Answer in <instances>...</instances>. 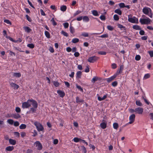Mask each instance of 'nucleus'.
<instances>
[{"instance_id":"nucleus-32","label":"nucleus","mask_w":153,"mask_h":153,"mask_svg":"<svg viewBox=\"0 0 153 153\" xmlns=\"http://www.w3.org/2000/svg\"><path fill=\"white\" fill-rule=\"evenodd\" d=\"M118 124L117 123H114L113 124V127L115 129H117L118 127Z\"/></svg>"},{"instance_id":"nucleus-8","label":"nucleus","mask_w":153,"mask_h":153,"mask_svg":"<svg viewBox=\"0 0 153 153\" xmlns=\"http://www.w3.org/2000/svg\"><path fill=\"white\" fill-rule=\"evenodd\" d=\"M151 22V20H140V22L142 25L149 24Z\"/></svg>"},{"instance_id":"nucleus-11","label":"nucleus","mask_w":153,"mask_h":153,"mask_svg":"<svg viewBox=\"0 0 153 153\" xmlns=\"http://www.w3.org/2000/svg\"><path fill=\"white\" fill-rule=\"evenodd\" d=\"M57 93L61 97H63L65 95V93L60 90H58Z\"/></svg>"},{"instance_id":"nucleus-21","label":"nucleus","mask_w":153,"mask_h":153,"mask_svg":"<svg viewBox=\"0 0 153 153\" xmlns=\"http://www.w3.org/2000/svg\"><path fill=\"white\" fill-rule=\"evenodd\" d=\"M150 77V74H149L148 73L145 74L143 78V79H147L149 78Z\"/></svg>"},{"instance_id":"nucleus-33","label":"nucleus","mask_w":153,"mask_h":153,"mask_svg":"<svg viewBox=\"0 0 153 153\" xmlns=\"http://www.w3.org/2000/svg\"><path fill=\"white\" fill-rule=\"evenodd\" d=\"M129 22L133 23H137L138 20H128Z\"/></svg>"},{"instance_id":"nucleus-22","label":"nucleus","mask_w":153,"mask_h":153,"mask_svg":"<svg viewBox=\"0 0 153 153\" xmlns=\"http://www.w3.org/2000/svg\"><path fill=\"white\" fill-rule=\"evenodd\" d=\"M100 126L102 128L105 129L106 128V123L103 122L100 124Z\"/></svg>"},{"instance_id":"nucleus-28","label":"nucleus","mask_w":153,"mask_h":153,"mask_svg":"<svg viewBox=\"0 0 153 153\" xmlns=\"http://www.w3.org/2000/svg\"><path fill=\"white\" fill-rule=\"evenodd\" d=\"M76 101L77 103H80L82 102L83 100L81 99H80L79 97H77L76 98Z\"/></svg>"},{"instance_id":"nucleus-56","label":"nucleus","mask_w":153,"mask_h":153,"mask_svg":"<svg viewBox=\"0 0 153 153\" xmlns=\"http://www.w3.org/2000/svg\"><path fill=\"white\" fill-rule=\"evenodd\" d=\"M76 87L79 90H80V91L82 92V91H83L82 88H81V87L80 86H79L77 85H76Z\"/></svg>"},{"instance_id":"nucleus-63","label":"nucleus","mask_w":153,"mask_h":153,"mask_svg":"<svg viewBox=\"0 0 153 153\" xmlns=\"http://www.w3.org/2000/svg\"><path fill=\"white\" fill-rule=\"evenodd\" d=\"M108 4L110 5H113L115 4V3L113 1L111 0L109 1Z\"/></svg>"},{"instance_id":"nucleus-58","label":"nucleus","mask_w":153,"mask_h":153,"mask_svg":"<svg viewBox=\"0 0 153 153\" xmlns=\"http://www.w3.org/2000/svg\"><path fill=\"white\" fill-rule=\"evenodd\" d=\"M13 125L15 126L16 127V126H19V123L18 121H16V122H14V123L13 122Z\"/></svg>"},{"instance_id":"nucleus-27","label":"nucleus","mask_w":153,"mask_h":153,"mask_svg":"<svg viewBox=\"0 0 153 153\" xmlns=\"http://www.w3.org/2000/svg\"><path fill=\"white\" fill-rule=\"evenodd\" d=\"M136 103L137 105L141 106L143 105L141 103L140 100H137L136 101Z\"/></svg>"},{"instance_id":"nucleus-43","label":"nucleus","mask_w":153,"mask_h":153,"mask_svg":"<svg viewBox=\"0 0 153 153\" xmlns=\"http://www.w3.org/2000/svg\"><path fill=\"white\" fill-rule=\"evenodd\" d=\"M107 28L108 30L111 31L113 30L114 29V28L113 27L110 25H108L107 26Z\"/></svg>"},{"instance_id":"nucleus-3","label":"nucleus","mask_w":153,"mask_h":153,"mask_svg":"<svg viewBox=\"0 0 153 153\" xmlns=\"http://www.w3.org/2000/svg\"><path fill=\"white\" fill-rule=\"evenodd\" d=\"M34 124L36 126L37 130L39 131H42L44 130V128L39 123L36 122L34 123Z\"/></svg>"},{"instance_id":"nucleus-6","label":"nucleus","mask_w":153,"mask_h":153,"mask_svg":"<svg viewBox=\"0 0 153 153\" xmlns=\"http://www.w3.org/2000/svg\"><path fill=\"white\" fill-rule=\"evenodd\" d=\"M143 109L141 107H138L135 108V113L140 114H142L143 112Z\"/></svg>"},{"instance_id":"nucleus-13","label":"nucleus","mask_w":153,"mask_h":153,"mask_svg":"<svg viewBox=\"0 0 153 153\" xmlns=\"http://www.w3.org/2000/svg\"><path fill=\"white\" fill-rule=\"evenodd\" d=\"M76 77L77 79H80L81 78L82 75V72L80 71H78L76 73Z\"/></svg>"},{"instance_id":"nucleus-44","label":"nucleus","mask_w":153,"mask_h":153,"mask_svg":"<svg viewBox=\"0 0 153 153\" xmlns=\"http://www.w3.org/2000/svg\"><path fill=\"white\" fill-rule=\"evenodd\" d=\"M98 53L99 54L102 55H105L106 54V52L104 51H99L98 52Z\"/></svg>"},{"instance_id":"nucleus-54","label":"nucleus","mask_w":153,"mask_h":153,"mask_svg":"<svg viewBox=\"0 0 153 153\" xmlns=\"http://www.w3.org/2000/svg\"><path fill=\"white\" fill-rule=\"evenodd\" d=\"M119 6L121 8H124L125 7V5L124 3H122L119 4Z\"/></svg>"},{"instance_id":"nucleus-60","label":"nucleus","mask_w":153,"mask_h":153,"mask_svg":"<svg viewBox=\"0 0 153 153\" xmlns=\"http://www.w3.org/2000/svg\"><path fill=\"white\" fill-rule=\"evenodd\" d=\"M82 148L83 152L84 153H86L87 152V150L85 148L84 146H82Z\"/></svg>"},{"instance_id":"nucleus-26","label":"nucleus","mask_w":153,"mask_h":153,"mask_svg":"<svg viewBox=\"0 0 153 153\" xmlns=\"http://www.w3.org/2000/svg\"><path fill=\"white\" fill-rule=\"evenodd\" d=\"M114 12L119 15H121L122 14V12L119 9L115 10L114 11Z\"/></svg>"},{"instance_id":"nucleus-4","label":"nucleus","mask_w":153,"mask_h":153,"mask_svg":"<svg viewBox=\"0 0 153 153\" xmlns=\"http://www.w3.org/2000/svg\"><path fill=\"white\" fill-rule=\"evenodd\" d=\"M99 59V58L96 56H94L89 57L88 58L87 60L90 63H94L97 61Z\"/></svg>"},{"instance_id":"nucleus-36","label":"nucleus","mask_w":153,"mask_h":153,"mask_svg":"<svg viewBox=\"0 0 153 153\" xmlns=\"http://www.w3.org/2000/svg\"><path fill=\"white\" fill-rule=\"evenodd\" d=\"M81 35L85 37H87L88 36V33L86 32H83L82 33Z\"/></svg>"},{"instance_id":"nucleus-53","label":"nucleus","mask_w":153,"mask_h":153,"mask_svg":"<svg viewBox=\"0 0 153 153\" xmlns=\"http://www.w3.org/2000/svg\"><path fill=\"white\" fill-rule=\"evenodd\" d=\"M117 67V65L115 63H113L111 65V67L113 69H114L116 68Z\"/></svg>"},{"instance_id":"nucleus-15","label":"nucleus","mask_w":153,"mask_h":153,"mask_svg":"<svg viewBox=\"0 0 153 153\" xmlns=\"http://www.w3.org/2000/svg\"><path fill=\"white\" fill-rule=\"evenodd\" d=\"M14 149V147L13 146H9L7 147L6 148V150L8 151H11Z\"/></svg>"},{"instance_id":"nucleus-9","label":"nucleus","mask_w":153,"mask_h":153,"mask_svg":"<svg viewBox=\"0 0 153 153\" xmlns=\"http://www.w3.org/2000/svg\"><path fill=\"white\" fill-rule=\"evenodd\" d=\"M10 85L11 87L13 88L14 89H17L19 88V85L13 82L11 83L10 84Z\"/></svg>"},{"instance_id":"nucleus-17","label":"nucleus","mask_w":153,"mask_h":153,"mask_svg":"<svg viewBox=\"0 0 153 153\" xmlns=\"http://www.w3.org/2000/svg\"><path fill=\"white\" fill-rule=\"evenodd\" d=\"M9 142L10 144L12 145H15L16 144V141L11 139L9 140Z\"/></svg>"},{"instance_id":"nucleus-23","label":"nucleus","mask_w":153,"mask_h":153,"mask_svg":"<svg viewBox=\"0 0 153 153\" xmlns=\"http://www.w3.org/2000/svg\"><path fill=\"white\" fill-rule=\"evenodd\" d=\"M92 14L95 16H98L99 15L97 11L96 10H93L92 11Z\"/></svg>"},{"instance_id":"nucleus-47","label":"nucleus","mask_w":153,"mask_h":153,"mask_svg":"<svg viewBox=\"0 0 153 153\" xmlns=\"http://www.w3.org/2000/svg\"><path fill=\"white\" fill-rule=\"evenodd\" d=\"M148 53L150 55L151 57H153V51H150L148 52Z\"/></svg>"},{"instance_id":"nucleus-46","label":"nucleus","mask_w":153,"mask_h":153,"mask_svg":"<svg viewBox=\"0 0 153 153\" xmlns=\"http://www.w3.org/2000/svg\"><path fill=\"white\" fill-rule=\"evenodd\" d=\"M61 33L65 36L67 37L68 36V33L64 31H61Z\"/></svg>"},{"instance_id":"nucleus-55","label":"nucleus","mask_w":153,"mask_h":153,"mask_svg":"<svg viewBox=\"0 0 153 153\" xmlns=\"http://www.w3.org/2000/svg\"><path fill=\"white\" fill-rule=\"evenodd\" d=\"M63 26L65 28H67L68 27L69 24L68 23L65 22L63 24Z\"/></svg>"},{"instance_id":"nucleus-14","label":"nucleus","mask_w":153,"mask_h":153,"mask_svg":"<svg viewBox=\"0 0 153 153\" xmlns=\"http://www.w3.org/2000/svg\"><path fill=\"white\" fill-rule=\"evenodd\" d=\"M23 28L25 31L27 33H29L31 31V29L28 27H24Z\"/></svg>"},{"instance_id":"nucleus-49","label":"nucleus","mask_w":153,"mask_h":153,"mask_svg":"<svg viewBox=\"0 0 153 153\" xmlns=\"http://www.w3.org/2000/svg\"><path fill=\"white\" fill-rule=\"evenodd\" d=\"M15 111L17 113H19L21 111V109L19 107H16L15 109Z\"/></svg>"},{"instance_id":"nucleus-34","label":"nucleus","mask_w":153,"mask_h":153,"mask_svg":"<svg viewBox=\"0 0 153 153\" xmlns=\"http://www.w3.org/2000/svg\"><path fill=\"white\" fill-rule=\"evenodd\" d=\"M45 34L48 38H50V34L48 31H45Z\"/></svg>"},{"instance_id":"nucleus-12","label":"nucleus","mask_w":153,"mask_h":153,"mask_svg":"<svg viewBox=\"0 0 153 153\" xmlns=\"http://www.w3.org/2000/svg\"><path fill=\"white\" fill-rule=\"evenodd\" d=\"M123 69V66L121 65L120 67V69L118 70L116 75H117L122 73V71Z\"/></svg>"},{"instance_id":"nucleus-30","label":"nucleus","mask_w":153,"mask_h":153,"mask_svg":"<svg viewBox=\"0 0 153 153\" xmlns=\"http://www.w3.org/2000/svg\"><path fill=\"white\" fill-rule=\"evenodd\" d=\"M70 30L71 33L72 34H73L75 32V29L73 27L70 26Z\"/></svg>"},{"instance_id":"nucleus-18","label":"nucleus","mask_w":153,"mask_h":153,"mask_svg":"<svg viewBox=\"0 0 153 153\" xmlns=\"http://www.w3.org/2000/svg\"><path fill=\"white\" fill-rule=\"evenodd\" d=\"M133 28L135 29L136 30H141V28L138 25H134L133 26Z\"/></svg>"},{"instance_id":"nucleus-16","label":"nucleus","mask_w":153,"mask_h":153,"mask_svg":"<svg viewBox=\"0 0 153 153\" xmlns=\"http://www.w3.org/2000/svg\"><path fill=\"white\" fill-rule=\"evenodd\" d=\"M13 76L14 77L19 78L21 77V74L19 73H13Z\"/></svg>"},{"instance_id":"nucleus-25","label":"nucleus","mask_w":153,"mask_h":153,"mask_svg":"<svg viewBox=\"0 0 153 153\" xmlns=\"http://www.w3.org/2000/svg\"><path fill=\"white\" fill-rule=\"evenodd\" d=\"M26 125L22 124L19 126V128L21 129H25L26 128Z\"/></svg>"},{"instance_id":"nucleus-19","label":"nucleus","mask_w":153,"mask_h":153,"mask_svg":"<svg viewBox=\"0 0 153 153\" xmlns=\"http://www.w3.org/2000/svg\"><path fill=\"white\" fill-rule=\"evenodd\" d=\"M67 9V7L65 5H63L60 7V10L63 11H65Z\"/></svg>"},{"instance_id":"nucleus-48","label":"nucleus","mask_w":153,"mask_h":153,"mask_svg":"<svg viewBox=\"0 0 153 153\" xmlns=\"http://www.w3.org/2000/svg\"><path fill=\"white\" fill-rule=\"evenodd\" d=\"M108 37V35L107 34H103L100 36L99 37L102 38H107Z\"/></svg>"},{"instance_id":"nucleus-51","label":"nucleus","mask_w":153,"mask_h":153,"mask_svg":"<svg viewBox=\"0 0 153 153\" xmlns=\"http://www.w3.org/2000/svg\"><path fill=\"white\" fill-rule=\"evenodd\" d=\"M4 22L9 25L11 24V22L9 20H4Z\"/></svg>"},{"instance_id":"nucleus-41","label":"nucleus","mask_w":153,"mask_h":153,"mask_svg":"<svg viewBox=\"0 0 153 153\" xmlns=\"http://www.w3.org/2000/svg\"><path fill=\"white\" fill-rule=\"evenodd\" d=\"M27 46L30 48H33L34 47V45L33 44H29L27 45Z\"/></svg>"},{"instance_id":"nucleus-10","label":"nucleus","mask_w":153,"mask_h":153,"mask_svg":"<svg viewBox=\"0 0 153 153\" xmlns=\"http://www.w3.org/2000/svg\"><path fill=\"white\" fill-rule=\"evenodd\" d=\"M117 75L114 74L110 78L107 79V81L108 82H109L112 81L116 77Z\"/></svg>"},{"instance_id":"nucleus-38","label":"nucleus","mask_w":153,"mask_h":153,"mask_svg":"<svg viewBox=\"0 0 153 153\" xmlns=\"http://www.w3.org/2000/svg\"><path fill=\"white\" fill-rule=\"evenodd\" d=\"M81 13V11L79 10H77L75 13L73 14V16L75 17L78 14Z\"/></svg>"},{"instance_id":"nucleus-59","label":"nucleus","mask_w":153,"mask_h":153,"mask_svg":"<svg viewBox=\"0 0 153 153\" xmlns=\"http://www.w3.org/2000/svg\"><path fill=\"white\" fill-rule=\"evenodd\" d=\"M85 71L86 73H88L89 71V67L88 65L86 66V67L85 70Z\"/></svg>"},{"instance_id":"nucleus-45","label":"nucleus","mask_w":153,"mask_h":153,"mask_svg":"<svg viewBox=\"0 0 153 153\" xmlns=\"http://www.w3.org/2000/svg\"><path fill=\"white\" fill-rule=\"evenodd\" d=\"M50 8L52 10H54L55 11H56L57 10V8L55 5H52L50 6Z\"/></svg>"},{"instance_id":"nucleus-35","label":"nucleus","mask_w":153,"mask_h":153,"mask_svg":"<svg viewBox=\"0 0 153 153\" xmlns=\"http://www.w3.org/2000/svg\"><path fill=\"white\" fill-rule=\"evenodd\" d=\"M117 26L119 28H120L121 30H125L126 29L125 27L121 25L120 24H118L117 25Z\"/></svg>"},{"instance_id":"nucleus-61","label":"nucleus","mask_w":153,"mask_h":153,"mask_svg":"<svg viewBox=\"0 0 153 153\" xmlns=\"http://www.w3.org/2000/svg\"><path fill=\"white\" fill-rule=\"evenodd\" d=\"M117 82L116 81H115L112 83V85L113 86L115 87L117 85Z\"/></svg>"},{"instance_id":"nucleus-7","label":"nucleus","mask_w":153,"mask_h":153,"mask_svg":"<svg viewBox=\"0 0 153 153\" xmlns=\"http://www.w3.org/2000/svg\"><path fill=\"white\" fill-rule=\"evenodd\" d=\"M35 145L37 147L38 149L40 150L42 148V146L39 141H36L34 143Z\"/></svg>"},{"instance_id":"nucleus-20","label":"nucleus","mask_w":153,"mask_h":153,"mask_svg":"<svg viewBox=\"0 0 153 153\" xmlns=\"http://www.w3.org/2000/svg\"><path fill=\"white\" fill-rule=\"evenodd\" d=\"M82 139L80 138H78L77 137H74L73 140H74V142L75 143H77L79 142H81Z\"/></svg>"},{"instance_id":"nucleus-37","label":"nucleus","mask_w":153,"mask_h":153,"mask_svg":"<svg viewBox=\"0 0 153 153\" xmlns=\"http://www.w3.org/2000/svg\"><path fill=\"white\" fill-rule=\"evenodd\" d=\"M7 122L10 125H13V123L14 121L13 120L8 119L7 120Z\"/></svg>"},{"instance_id":"nucleus-5","label":"nucleus","mask_w":153,"mask_h":153,"mask_svg":"<svg viewBox=\"0 0 153 153\" xmlns=\"http://www.w3.org/2000/svg\"><path fill=\"white\" fill-rule=\"evenodd\" d=\"M135 115L134 114L131 115L129 117V121L127 123V124H131L133 123L135 120Z\"/></svg>"},{"instance_id":"nucleus-57","label":"nucleus","mask_w":153,"mask_h":153,"mask_svg":"<svg viewBox=\"0 0 153 153\" xmlns=\"http://www.w3.org/2000/svg\"><path fill=\"white\" fill-rule=\"evenodd\" d=\"M49 51L51 52L52 53H53L54 52V50L53 48L51 47H50L49 48Z\"/></svg>"},{"instance_id":"nucleus-2","label":"nucleus","mask_w":153,"mask_h":153,"mask_svg":"<svg viewBox=\"0 0 153 153\" xmlns=\"http://www.w3.org/2000/svg\"><path fill=\"white\" fill-rule=\"evenodd\" d=\"M143 12L145 14L148 15L151 18H152V10L150 8L145 7L143 8Z\"/></svg>"},{"instance_id":"nucleus-50","label":"nucleus","mask_w":153,"mask_h":153,"mask_svg":"<svg viewBox=\"0 0 153 153\" xmlns=\"http://www.w3.org/2000/svg\"><path fill=\"white\" fill-rule=\"evenodd\" d=\"M132 16L131 15H128V19H137L135 17H132Z\"/></svg>"},{"instance_id":"nucleus-39","label":"nucleus","mask_w":153,"mask_h":153,"mask_svg":"<svg viewBox=\"0 0 153 153\" xmlns=\"http://www.w3.org/2000/svg\"><path fill=\"white\" fill-rule=\"evenodd\" d=\"M76 19H89L88 17L86 16H84L82 18V16H80L79 17L77 18Z\"/></svg>"},{"instance_id":"nucleus-29","label":"nucleus","mask_w":153,"mask_h":153,"mask_svg":"<svg viewBox=\"0 0 153 153\" xmlns=\"http://www.w3.org/2000/svg\"><path fill=\"white\" fill-rule=\"evenodd\" d=\"M13 117L15 119H18L20 117V115L18 114H13Z\"/></svg>"},{"instance_id":"nucleus-40","label":"nucleus","mask_w":153,"mask_h":153,"mask_svg":"<svg viewBox=\"0 0 153 153\" xmlns=\"http://www.w3.org/2000/svg\"><path fill=\"white\" fill-rule=\"evenodd\" d=\"M53 83L54 85L56 87H58L59 85V83L57 81H54Z\"/></svg>"},{"instance_id":"nucleus-24","label":"nucleus","mask_w":153,"mask_h":153,"mask_svg":"<svg viewBox=\"0 0 153 153\" xmlns=\"http://www.w3.org/2000/svg\"><path fill=\"white\" fill-rule=\"evenodd\" d=\"M79 39L77 38H75L72 39L71 42L73 43H76L79 41Z\"/></svg>"},{"instance_id":"nucleus-31","label":"nucleus","mask_w":153,"mask_h":153,"mask_svg":"<svg viewBox=\"0 0 153 153\" xmlns=\"http://www.w3.org/2000/svg\"><path fill=\"white\" fill-rule=\"evenodd\" d=\"M98 79V77L97 76H94L92 79L91 82L93 83H94L96 81H97Z\"/></svg>"},{"instance_id":"nucleus-52","label":"nucleus","mask_w":153,"mask_h":153,"mask_svg":"<svg viewBox=\"0 0 153 153\" xmlns=\"http://www.w3.org/2000/svg\"><path fill=\"white\" fill-rule=\"evenodd\" d=\"M129 111L131 113H133L134 112H135V109L134 110L133 109L130 108L128 109Z\"/></svg>"},{"instance_id":"nucleus-42","label":"nucleus","mask_w":153,"mask_h":153,"mask_svg":"<svg viewBox=\"0 0 153 153\" xmlns=\"http://www.w3.org/2000/svg\"><path fill=\"white\" fill-rule=\"evenodd\" d=\"M135 59L137 61H139L141 59V57L139 55H136L135 57Z\"/></svg>"},{"instance_id":"nucleus-1","label":"nucleus","mask_w":153,"mask_h":153,"mask_svg":"<svg viewBox=\"0 0 153 153\" xmlns=\"http://www.w3.org/2000/svg\"><path fill=\"white\" fill-rule=\"evenodd\" d=\"M32 105L33 107L30 108V111L32 113L35 112L38 107V103L35 100L33 99H29L27 101L22 102V108H28Z\"/></svg>"},{"instance_id":"nucleus-64","label":"nucleus","mask_w":153,"mask_h":153,"mask_svg":"<svg viewBox=\"0 0 153 153\" xmlns=\"http://www.w3.org/2000/svg\"><path fill=\"white\" fill-rule=\"evenodd\" d=\"M21 135L22 137H25L26 135V133L25 132H22L21 133Z\"/></svg>"},{"instance_id":"nucleus-62","label":"nucleus","mask_w":153,"mask_h":153,"mask_svg":"<svg viewBox=\"0 0 153 153\" xmlns=\"http://www.w3.org/2000/svg\"><path fill=\"white\" fill-rule=\"evenodd\" d=\"M139 33L141 35H143L145 34V32L143 30H141L139 32Z\"/></svg>"}]
</instances>
